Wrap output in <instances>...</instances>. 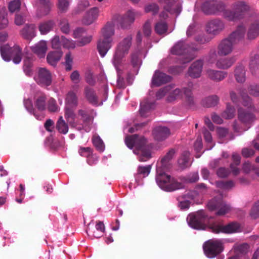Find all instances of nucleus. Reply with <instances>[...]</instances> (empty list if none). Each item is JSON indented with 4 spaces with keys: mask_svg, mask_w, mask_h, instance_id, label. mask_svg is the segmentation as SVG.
Segmentation results:
<instances>
[{
    "mask_svg": "<svg viewBox=\"0 0 259 259\" xmlns=\"http://www.w3.org/2000/svg\"><path fill=\"white\" fill-rule=\"evenodd\" d=\"M51 44L53 49H59L62 46V36L61 37L54 36L52 39Z\"/></svg>",
    "mask_w": 259,
    "mask_h": 259,
    "instance_id": "obj_53",
    "label": "nucleus"
},
{
    "mask_svg": "<svg viewBox=\"0 0 259 259\" xmlns=\"http://www.w3.org/2000/svg\"><path fill=\"white\" fill-rule=\"evenodd\" d=\"M238 94H239L240 97H241V98L243 100V105L245 106H250L251 102H250V98L244 93V91L243 90L240 89L238 90Z\"/></svg>",
    "mask_w": 259,
    "mask_h": 259,
    "instance_id": "obj_51",
    "label": "nucleus"
},
{
    "mask_svg": "<svg viewBox=\"0 0 259 259\" xmlns=\"http://www.w3.org/2000/svg\"><path fill=\"white\" fill-rule=\"evenodd\" d=\"M56 128L58 132L63 134H66L68 131V126L63 119L62 116H60L56 123Z\"/></svg>",
    "mask_w": 259,
    "mask_h": 259,
    "instance_id": "obj_40",
    "label": "nucleus"
},
{
    "mask_svg": "<svg viewBox=\"0 0 259 259\" xmlns=\"http://www.w3.org/2000/svg\"><path fill=\"white\" fill-rule=\"evenodd\" d=\"M114 24L112 22L107 23L101 31V36L98 41V50L100 55L104 57L111 47L112 38L114 34Z\"/></svg>",
    "mask_w": 259,
    "mask_h": 259,
    "instance_id": "obj_5",
    "label": "nucleus"
},
{
    "mask_svg": "<svg viewBox=\"0 0 259 259\" xmlns=\"http://www.w3.org/2000/svg\"><path fill=\"white\" fill-rule=\"evenodd\" d=\"M250 94L257 97L259 96V85H251L249 88Z\"/></svg>",
    "mask_w": 259,
    "mask_h": 259,
    "instance_id": "obj_64",
    "label": "nucleus"
},
{
    "mask_svg": "<svg viewBox=\"0 0 259 259\" xmlns=\"http://www.w3.org/2000/svg\"><path fill=\"white\" fill-rule=\"evenodd\" d=\"M33 6L36 9V15L38 18L48 15L51 12L53 4L50 0H36Z\"/></svg>",
    "mask_w": 259,
    "mask_h": 259,
    "instance_id": "obj_12",
    "label": "nucleus"
},
{
    "mask_svg": "<svg viewBox=\"0 0 259 259\" xmlns=\"http://www.w3.org/2000/svg\"><path fill=\"white\" fill-rule=\"evenodd\" d=\"M92 39L91 35H85L84 34L80 38V39L77 41V44L79 46H84L90 43Z\"/></svg>",
    "mask_w": 259,
    "mask_h": 259,
    "instance_id": "obj_60",
    "label": "nucleus"
},
{
    "mask_svg": "<svg viewBox=\"0 0 259 259\" xmlns=\"http://www.w3.org/2000/svg\"><path fill=\"white\" fill-rule=\"evenodd\" d=\"M177 0H159L164 9L171 13L179 14L181 11V6L177 3Z\"/></svg>",
    "mask_w": 259,
    "mask_h": 259,
    "instance_id": "obj_18",
    "label": "nucleus"
},
{
    "mask_svg": "<svg viewBox=\"0 0 259 259\" xmlns=\"http://www.w3.org/2000/svg\"><path fill=\"white\" fill-rule=\"evenodd\" d=\"M78 114L82 117V119L84 123L83 128L86 132H89L90 130L89 124L91 122V117L85 111L82 110H79L78 111Z\"/></svg>",
    "mask_w": 259,
    "mask_h": 259,
    "instance_id": "obj_38",
    "label": "nucleus"
},
{
    "mask_svg": "<svg viewBox=\"0 0 259 259\" xmlns=\"http://www.w3.org/2000/svg\"><path fill=\"white\" fill-rule=\"evenodd\" d=\"M224 24L219 20H213L209 22L206 27V31L211 34L215 35L224 28Z\"/></svg>",
    "mask_w": 259,
    "mask_h": 259,
    "instance_id": "obj_22",
    "label": "nucleus"
},
{
    "mask_svg": "<svg viewBox=\"0 0 259 259\" xmlns=\"http://www.w3.org/2000/svg\"><path fill=\"white\" fill-rule=\"evenodd\" d=\"M92 223H90L88 225V227L87 229V233L89 236H91L94 238H100L102 236L103 233L105 230L104 225L103 222L99 221L97 222L95 226V228L97 231H95L93 229L90 228Z\"/></svg>",
    "mask_w": 259,
    "mask_h": 259,
    "instance_id": "obj_25",
    "label": "nucleus"
},
{
    "mask_svg": "<svg viewBox=\"0 0 259 259\" xmlns=\"http://www.w3.org/2000/svg\"><path fill=\"white\" fill-rule=\"evenodd\" d=\"M78 153L81 156L87 157V162L91 165L96 164L98 161L97 157L93 154L92 149L89 147H80Z\"/></svg>",
    "mask_w": 259,
    "mask_h": 259,
    "instance_id": "obj_21",
    "label": "nucleus"
},
{
    "mask_svg": "<svg viewBox=\"0 0 259 259\" xmlns=\"http://www.w3.org/2000/svg\"><path fill=\"white\" fill-rule=\"evenodd\" d=\"M90 6L89 2L88 1H83L80 2L75 10V14H79L81 11H83L85 8Z\"/></svg>",
    "mask_w": 259,
    "mask_h": 259,
    "instance_id": "obj_57",
    "label": "nucleus"
},
{
    "mask_svg": "<svg viewBox=\"0 0 259 259\" xmlns=\"http://www.w3.org/2000/svg\"><path fill=\"white\" fill-rule=\"evenodd\" d=\"M155 32L160 35L166 34L167 31V25L163 21L157 22L155 26Z\"/></svg>",
    "mask_w": 259,
    "mask_h": 259,
    "instance_id": "obj_44",
    "label": "nucleus"
},
{
    "mask_svg": "<svg viewBox=\"0 0 259 259\" xmlns=\"http://www.w3.org/2000/svg\"><path fill=\"white\" fill-rule=\"evenodd\" d=\"M219 101V97L216 95H212L204 99L202 103L206 107H211L217 105Z\"/></svg>",
    "mask_w": 259,
    "mask_h": 259,
    "instance_id": "obj_39",
    "label": "nucleus"
},
{
    "mask_svg": "<svg viewBox=\"0 0 259 259\" xmlns=\"http://www.w3.org/2000/svg\"><path fill=\"white\" fill-rule=\"evenodd\" d=\"M32 51L39 58L45 57L48 50L47 41L40 40L31 47Z\"/></svg>",
    "mask_w": 259,
    "mask_h": 259,
    "instance_id": "obj_24",
    "label": "nucleus"
},
{
    "mask_svg": "<svg viewBox=\"0 0 259 259\" xmlns=\"http://www.w3.org/2000/svg\"><path fill=\"white\" fill-rule=\"evenodd\" d=\"M1 53L5 61H9L12 59L15 64H19L21 61L22 53L18 46H14L13 48L7 45L1 46Z\"/></svg>",
    "mask_w": 259,
    "mask_h": 259,
    "instance_id": "obj_8",
    "label": "nucleus"
},
{
    "mask_svg": "<svg viewBox=\"0 0 259 259\" xmlns=\"http://www.w3.org/2000/svg\"><path fill=\"white\" fill-rule=\"evenodd\" d=\"M207 207L211 211H216V214L218 215H225L232 210L231 207L220 198H214L209 201L207 203Z\"/></svg>",
    "mask_w": 259,
    "mask_h": 259,
    "instance_id": "obj_10",
    "label": "nucleus"
},
{
    "mask_svg": "<svg viewBox=\"0 0 259 259\" xmlns=\"http://www.w3.org/2000/svg\"><path fill=\"white\" fill-rule=\"evenodd\" d=\"M189 156V152L185 151L182 154L181 157L178 160V163L182 168H186L190 165Z\"/></svg>",
    "mask_w": 259,
    "mask_h": 259,
    "instance_id": "obj_41",
    "label": "nucleus"
},
{
    "mask_svg": "<svg viewBox=\"0 0 259 259\" xmlns=\"http://www.w3.org/2000/svg\"><path fill=\"white\" fill-rule=\"evenodd\" d=\"M235 77L238 82H243L245 80V68L242 65L238 66L235 70Z\"/></svg>",
    "mask_w": 259,
    "mask_h": 259,
    "instance_id": "obj_37",
    "label": "nucleus"
},
{
    "mask_svg": "<svg viewBox=\"0 0 259 259\" xmlns=\"http://www.w3.org/2000/svg\"><path fill=\"white\" fill-rule=\"evenodd\" d=\"M99 15V9L97 7L92 8L85 13L82 20V23L85 25H90L97 19Z\"/></svg>",
    "mask_w": 259,
    "mask_h": 259,
    "instance_id": "obj_20",
    "label": "nucleus"
},
{
    "mask_svg": "<svg viewBox=\"0 0 259 259\" xmlns=\"http://www.w3.org/2000/svg\"><path fill=\"white\" fill-rule=\"evenodd\" d=\"M235 62L234 57L223 58L216 62V67L219 69H227L231 67Z\"/></svg>",
    "mask_w": 259,
    "mask_h": 259,
    "instance_id": "obj_29",
    "label": "nucleus"
},
{
    "mask_svg": "<svg viewBox=\"0 0 259 259\" xmlns=\"http://www.w3.org/2000/svg\"><path fill=\"white\" fill-rule=\"evenodd\" d=\"M205 254L209 258L214 257L223 250L222 243L220 240H209L204 245Z\"/></svg>",
    "mask_w": 259,
    "mask_h": 259,
    "instance_id": "obj_11",
    "label": "nucleus"
},
{
    "mask_svg": "<svg viewBox=\"0 0 259 259\" xmlns=\"http://www.w3.org/2000/svg\"><path fill=\"white\" fill-rule=\"evenodd\" d=\"M21 2L20 0H14L10 2L9 4L8 8L11 13H14L20 10L21 7Z\"/></svg>",
    "mask_w": 259,
    "mask_h": 259,
    "instance_id": "obj_48",
    "label": "nucleus"
},
{
    "mask_svg": "<svg viewBox=\"0 0 259 259\" xmlns=\"http://www.w3.org/2000/svg\"><path fill=\"white\" fill-rule=\"evenodd\" d=\"M206 215L204 211L200 210L195 214H191L187 217L189 225L196 229H203V221Z\"/></svg>",
    "mask_w": 259,
    "mask_h": 259,
    "instance_id": "obj_14",
    "label": "nucleus"
},
{
    "mask_svg": "<svg viewBox=\"0 0 259 259\" xmlns=\"http://www.w3.org/2000/svg\"><path fill=\"white\" fill-rule=\"evenodd\" d=\"M84 94L89 102L93 105H97L98 104V96L93 88L89 87H85Z\"/></svg>",
    "mask_w": 259,
    "mask_h": 259,
    "instance_id": "obj_32",
    "label": "nucleus"
},
{
    "mask_svg": "<svg viewBox=\"0 0 259 259\" xmlns=\"http://www.w3.org/2000/svg\"><path fill=\"white\" fill-rule=\"evenodd\" d=\"M136 13L133 10L128 11L121 18L120 24L122 27H126L135 21Z\"/></svg>",
    "mask_w": 259,
    "mask_h": 259,
    "instance_id": "obj_33",
    "label": "nucleus"
},
{
    "mask_svg": "<svg viewBox=\"0 0 259 259\" xmlns=\"http://www.w3.org/2000/svg\"><path fill=\"white\" fill-rule=\"evenodd\" d=\"M48 108V110L52 112H57L59 109L56 101L52 98L50 99L49 101Z\"/></svg>",
    "mask_w": 259,
    "mask_h": 259,
    "instance_id": "obj_56",
    "label": "nucleus"
},
{
    "mask_svg": "<svg viewBox=\"0 0 259 259\" xmlns=\"http://www.w3.org/2000/svg\"><path fill=\"white\" fill-rule=\"evenodd\" d=\"M254 169V166L249 162L246 161L242 164V170L245 174H249L251 170Z\"/></svg>",
    "mask_w": 259,
    "mask_h": 259,
    "instance_id": "obj_63",
    "label": "nucleus"
},
{
    "mask_svg": "<svg viewBox=\"0 0 259 259\" xmlns=\"http://www.w3.org/2000/svg\"><path fill=\"white\" fill-rule=\"evenodd\" d=\"M73 59L70 53H67L65 57V65L66 70L69 71L72 69Z\"/></svg>",
    "mask_w": 259,
    "mask_h": 259,
    "instance_id": "obj_54",
    "label": "nucleus"
},
{
    "mask_svg": "<svg viewBox=\"0 0 259 259\" xmlns=\"http://www.w3.org/2000/svg\"><path fill=\"white\" fill-rule=\"evenodd\" d=\"M69 6V2L67 0H58V7L62 12L66 11Z\"/></svg>",
    "mask_w": 259,
    "mask_h": 259,
    "instance_id": "obj_62",
    "label": "nucleus"
},
{
    "mask_svg": "<svg viewBox=\"0 0 259 259\" xmlns=\"http://www.w3.org/2000/svg\"><path fill=\"white\" fill-rule=\"evenodd\" d=\"M154 139L157 141H163L166 139L170 134L169 129L165 126H158L153 132Z\"/></svg>",
    "mask_w": 259,
    "mask_h": 259,
    "instance_id": "obj_26",
    "label": "nucleus"
},
{
    "mask_svg": "<svg viewBox=\"0 0 259 259\" xmlns=\"http://www.w3.org/2000/svg\"><path fill=\"white\" fill-rule=\"evenodd\" d=\"M259 35V19L251 22L249 27L247 36L249 39H253Z\"/></svg>",
    "mask_w": 259,
    "mask_h": 259,
    "instance_id": "obj_27",
    "label": "nucleus"
},
{
    "mask_svg": "<svg viewBox=\"0 0 259 259\" xmlns=\"http://www.w3.org/2000/svg\"><path fill=\"white\" fill-rule=\"evenodd\" d=\"M62 46L65 48L73 49L75 47V43L73 41L62 36Z\"/></svg>",
    "mask_w": 259,
    "mask_h": 259,
    "instance_id": "obj_52",
    "label": "nucleus"
},
{
    "mask_svg": "<svg viewBox=\"0 0 259 259\" xmlns=\"http://www.w3.org/2000/svg\"><path fill=\"white\" fill-rule=\"evenodd\" d=\"M203 65L202 60H198L194 62L188 70V74L193 78H198L200 76Z\"/></svg>",
    "mask_w": 259,
    "mask_h": 259,
    "instance_id": "obj_19",
    "label": "nucleus"
},
{
    "mask_svg": "<svg viewBox=\"0 0 259 259\" xmlns=\"http://www.w3.org/2000/svg\"><path fill=\"white\" fill-rule=\"evenodd\" d=\"M245 28L243 25L239 26L228 38L222 40L218 46V54L220 56H227L232 53L233 46L236 41L243 38Z\"/></svg>",
    "mask_w": 259,
    "mask_h": 259,
    "instance_id": "obj_4",
    "label": "nucleus"
},
{
    "mask_svg": "<svg viewBox=\"0 0 259 259\" xmlns=\"http://www.w3.org/2000/svg\"><path fill=\"white\" fill-rule=\"evenodd\" d=\"M132 45V37L128 36L117 45L112 62L115 68L119 79L122 70L124 68L125 58L129 53Z\"/></svg>",
    "mask_w": 259,
    "mask_h": 259,
    "instance_id": "obj_2",
    "label": "nucleus"
},
{
    "mask_svg": "<svg viewBox=\"0 0 259 259\" xmlns=\"http://www.w3.org/2000/svg\"><path fill=\"white\" fill-rule=\"evenodd\" d=\"M35 81L41 87L50 86L52 82L51 73L46 68L38 69L37 74L34 77Z\"/></svg>",
    "mask_w": 259,
    "mask_h": 259,
    "instance_id": "obj_13",
    "label": "nucleus"
},
{
    "mask_svg": "<svg viewBox=\"0 0 259 259\" xmlns=\"http://www.w3.org/2000/svg\"><path fill=\"white\" fill-rule=\"evenodd\" d=\"M23 37L31 40L35 36V26L34 24L26 25L21 31Z\"/></svg>",
    "mask_w": 259,
    "mask_h": 259,
    "instance_id": "obj_30",
    "label": "nucleus"
},
{
    "mask_svg": "<svg viewBox=\"0 0 259 259\" xmlns=\"http://www.w3.org/2000/svg\"><path fill=\"white\" fill-rule=\"evenodd\" d=\"M73 108V107H65V118L67 121L70 124L74 123L75 117V114Z\"/></svg>",
    "mask_w": 259,
    "mask_h": 259,
    "instance_id": "obj_42",
    "label": "nucleus"
},
{
    "mask_svg": "<svg viewBox=\"0 0 259 259\" xmlns=\"http://www.w3.org/2000/svg\"><path fill=\"white\" fill-rule=\"evenodd\" d=\"M206 74L208 77L215 81H220L223 80L227 75V73L226 72L213 69L207 70Z\"/></svg>",
    "mask_w": 259,
    "mask_h": 259,
    "instance_id": "obj_28",
    "label": "nucleus"
},
{
    "mask_svg": "<svg viewBox=\"0 0 259 259\" xmlns=\"http://www.w3.org/2000/svg\"><path fill=\"white\" fill-rule=\"evenodd\" d=\"M194 47H190L183 41H180L171 48V53L174 55H183L180 59L182 63L184 64L190 62L194 58Z\"/></svg>",
    "mask_w": 259,
    "mask_h": 259,
    "instance_id": "obj_7",
    "label": "nucleus"
},
{
    "mask_svg": "<svg viewBox=\"0 0 259 259\" xmlns=\"http://www.w3.org/2000/svg\"><path fill=\"white\" fill-rule=\"evenodd\" d=\"M224 5L221 3L214 4L211 2L204 3L202 7V11L206 14H214L224 12Z\"/></svg>",
    "mask_w": 259,
    "mask_h": 259,
    "instance_id": "obj_17",
    "label": "nucleus"
},
{
    "mask_svg": "<svg viewBox=\"0 0 259 259\" xmlns=\"http://www.w3.org/2000/svg\"><path fill=\"white\" fill-rule=\"evenodd\" d=\"M235 12L225 11L224 16L229 21H235L242 18L244 12L250 9V7L244 2H239L234 6Z\"/></svg>",
    "mask_w": 259,
    "mask_h": 259,
    "instance_id": "obj_9",
    "label": "nucleus"
},
{
    "mask_svg": "<svg viewBox=\"0 0 259 259\" xmlns=\"http://www.w3.org/2000/svg\"><path fill=\"white\" fill-rule=\"evenodd\" d=\"M209 228L214 233H232L237 232L239 228L238 223H231L226 226L214 223L209 225Z\"/></svg>",
    "mask_w": 259,
    "mask_h": 259,
    "instance_id": "obj_15",
    "label": "nucleus"
},
{
    "mask_svg": "<svg viewBox=\"0 0 259 259\" xmlns=\"http://www.w3.org/2000/svg\"><path fill=\"white\" fill-rule=\"evenodd\" d=\"M193 87L192 83L188 84V88H184L183 91L179 89H176L172 90V87L170 86V91L168 92L167 101L169 102H173L177 99L183 98L188 103L191 105L194 102V97L192 92Z\"/></svg>",
    "mask_w": 259,
    "mask_h": 259,
    "instance_id": "obj_6",
    "label": "nucleus"
},
{
    "mask_svg": "<svg viewBox=\"0 0 259 259\" xmlns=\"http://www.w3.org/2000/svg\"><path fill=\"white\" fill-rule=\"evenodd\" d=\"M174 149L169 150L161 159L156 169V183L161 189L166 191H173L185 187L184 182L171 177L165 172V170L169 168V161L174 156Z\"/></svg>",
    "mask_w": 259,
    "mask_h": 259,
    "instance_id": "obj_1",
    "label": "nucleus"
},
{
    "mask_svg": "<svg viewBox=\"0 0 259 259\" xmlns=\"http://www.w3.org/2000/svg\"><path fill=\"white\" fill-rule=\"evenodd\" d=\"M217 187L223 189H229L234 186V183L232 181L228 182L219 181L216 183Z\"/></svg>",
    "mask_w": 259,
    "mask_h": 259,
    "instance_id": "obj_50",
    "label": "nucleus"
},
{
    "mask_svg": "<svg viewBox=\"0 0 259 259\" xmlns=\"http://www.w3.org/2000/svg\"><path fill=\"white\" fill-rule=\"evenodd\" d=\"M46 96L42 93L37 94L34 98V105L39 111H44L46 108Z\"/></svg>",
    "mask_w": 259,
    "mask_h": 259,
    "instance_id": "obj_31",
    "label": "nucleus"
},
{
    "mask_svg": "<svg viewBox=\"0 0 259 259\" xmlns=\"http://www.w3.org/2000/svg\"><path fill=\"white\" fill-rule=\"evenodd\" d=\"M151 166H139L138 168L137 174L135 176L136 179L137 180L139 177L145 178L148 176L151 170Z\"/></svg>",
    "mask_w": 259,
    "mask_h": 259,
    "instance_id": "obj_43",
    "label": "nucleus"
},
{
    "mask_svg": "<svg viewBox=\"0 0 259 259\" xmlns=\"http://www.w3.org/2000/svg\"><path fill=\"white\" fill-rule=\"evenodd\" d=\"M170 86H166L162 89H160L156 93V97L158 99H160L164 97L165 95L168 94L170 91Z\"/></svg>",
    "mask_w": 259,
    "mask_h": 259,
    "instance_id": "obj_55",
    "label": "nucleus"
},
{
    "mask_svg": "<svg viewBox=\"0 0 259 259\" xmlns=\"http://www.w3.org/2000/svg\"><path fill=\"white\" fill-rule=\"evenodd\" d=\"M146 12H150L154 15L156 14L159 10L158 6L155 4H152L147 6L145 8Z\"/></svg>",
    "mask_w": 259,
    "mask_h": 259,
    "instance_id": "obj_61",
    "label": "nucleus"
},
{
    "mask_svg": "<svg viewBox=\"0 0 259 259\" xmlns=\"http://www.w3.org/2000/svg\"><path fill=\"white\" fill-rule=\"evenodd\" d=\"M7 13L5 8L0 11V28L6 27L8 24V20L7 18Z\"/></svg>",
    "mask_w": 259,
    "mask_h": 259,
    "instance_id": "obj_47",
    "label": "nucleus"
},
{
    "mask_svg": "<svg viewBox=\"0 0 259 259\" xmlns=\"http://www.w3.org/2000/svg\"><path fill=\"white\" fill-rule=\"evenodd\" d=\"M78 105V97L73 91H69L66 96L65 107L75 108Z\"/></svg>",
    "mask_w": 259,
    "mask_h": 259,
    "instance_id": "obj_34",
    "label": "nucleus"
},
{
    "mask_svg": "<svg viewBox=\"0 0 259 259\" xmlns=\"http://www.w3.org/2000/svg\"><path fill=\"white\" fill-rule=\"evenodd\" d=\"M62 52L60 51H55L49 52L47 56L48 63L52 66H55L60 60Z\"/></svg>",
    "mask_w": 259,
    "mask_h": 259,
    "instance_id": "obj_35",
    "label": "nucleus"
},
{
    "mask_svg": "<svg viewBox=\"0 0 259 259\" xmlns=\"http://www.w3.org/2000/svg\"><path fill=\"white\" fill-rule=\"evenodd\" d=\"M125 142L130 148H135L134 152L139 155V160L141 162L147 161L151 158V153L146 145V140L143 137L135 135L126 137Z\"/></svg>",
    "mask_w": 259,
    "mask_h": 259,
    "instance_id": "obj_3",
    "label": "nucleus"
},
{
    "mask_svg": "<svg viewBox=\"0 0 259 259\" xmlns=\"http://www.w3.org/2000/svg\"><path fill=\"white\" fill-rule=\"evenodd\" d=\"M239 120L245 127L244 130H248L255 120L254 115L249 111L240 108L238 110Z\"/></svg>",
    "mask_w": 259,
    "mask_h": 259,
    "instance_id": "obj_16",
    "label": "nucleus"
},
{
    "mask_svg": "<svg viewBox=\"0 0 259 259\" xmlns=\"http://www.w3.org/2000/svg\"><path fill=\"white\" fill-rule=\"evenodd\" d=\"M249 67L252 72L259 69V55L255 54L251 57L249 63Z\"/></svg>",
    "mask_w": 259,
    "mask_h": 259,
    "instance_id": "obj_46",
    "label": "nucleus"
},
{
    "mask_svg": "<svg viewBox=\"0 0 259 259\" xmlns=\"http://www.w3.org/2000/svg\"><path fill=\"white\" fill-rule=\"evenodd\" d=\"M250 216L252 218L256 219L259 217V201H258L251 209Z\"/></svg>",
    "mask_w": 259,
    "mask_h": 259,
    "instance_id": "obj_59",
    "label": "nucleus"
},
{
    "mask_svg": "<svg viewBox=\"0 0 259 259\" xmlns=\"http://www.w3.org/2000/svg\"><path fill=\"white\" fill-rule=\"evenodd\" d=\"M92 142L98 150L102 152L104 150L105 146L104 143L98 135H95L93 136Z\"/></svg>",
    "mask_w": 259,
    "mask_h": 259,
    "instance_id": "obj_45",
    "label": "nucleus"
},
{
    "mask_svg": "<svg viewBox=\"0 0 259 259\" xmlns=\"http://www.w3.org/2000/svg\"><path fill=\"white\" fill-rule=\"evenodd\" d=\"M170 80V77L165 73L156 71L152 79V85L158 87Z\"/></svg>",
    "mask_w": 259,
    "mask_h": 259,
    "instance_id": "obj_23",
    "label": "nucleus"
},
{
    "mask_svg": "<svg viewBox=\"0 0 259 259\" xmlns=\"http://www.w3.org/2000/svg\"><path fill=\"white\" fill-rule=\"evenodd\" d=\"M131 62L134 67H138L141 64V61L139 58L138 55L137 53H133L132 54Z\"/></svg>",
    "mask_w": 259,
    "mask_h": 259,
    "instance_id": "obj_58",
    "label": "nucleus"
},
{
    "mask_svg": "<svg viewBox=\"0 0 259 259\" xmlns=\"http://www.w3.org/2000/svg\"><path fill=\"white\" fill-rule=\"evenodd\" d=\"M235 109L230 105H227L226 110L223 113L222 116L226 119L232 118L235 115Z\"/></svg>",
    "mask_w": 259,
    "mask_h": 259,
    "instance_id": "obj_49",
    "label": "nucleus"
},
{
    "mask_svg": "<svg viewBox=\"0 0 259 259\" xmlns=\"http://www.w3.org/2000/svg\"><path fill=\"white\" fill-rule=\"evenodd\" d=\"M55 24V23L53 20L41 22L38 26V29L40 33L41 34H47L53 29Z\"/></svg>",
    "mask_w": 259,
    "mask_h": 259,
    "instance_id": "obj_36",
    "label": "nucleus"
}]
</instances>
